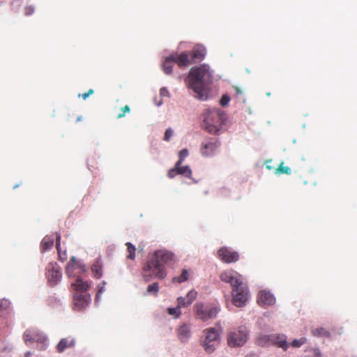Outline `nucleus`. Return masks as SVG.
Returning <instances> with one entry per match:
<instances>
[{"instance_id": "nucleus-46", "label": "nucleus", "mask_w": 357, "mask_h": 357, "mask_svg": "<svg viewBox=\"0 0 357 357\" xmlns=\"http://www.w3.org/2000/svg\"><path fill=\"white\" fill-rule=\"evenodd\" d=\"M87 93H89V96L92 95L94 93V91L93 89H90Z\"/></svg>"}, {"instance_id": "nucleus-37", "label": "nucleus", "mask_w": 357, "mask_h": 357, "mask_svg": "<svg viewBox=\"0 0 357 357\" xmlns=\"http://www.w3.org/2000/svg\"><path fill=\"white\" fill-rule=\"evenodd\" d=\"M178 301V307L181 308V307H187L190 304L188 303V300L185 297H179L177 299Z\"/></svg>"}, {"instance_id": "nucleus-12", "label": "nucleus", "mask_w": 357, "mask_h": 357, "mask_svg": "<svg viewBox=\"0 0 357 357\" xmlns=\"http://www.w3.org/2000/svg\"><path fill=\"white\" fill-rule=\"evenodd\" d=\"M46 275L50 285L54 286L61 278V271L56 264L50 263L47 266Z\"/></svg>"}, {"instance_id": "nucleus-39", "label": "nucleus", "mask_w": 357, "mask_h": 357, "mask_svg": "<svg viewBox=\"0 0 357 357\" xmlns=\"http://www.w3.org/2000/svg\"><path fill=\"white\" fill-rule=\"evenodd\" d=\"M121 112L117 115L118 119H121V118L125 116L126 113H129L130 112V108L128 105H125L124 107H123L121 109Z\"/></svg>"}, {"instance_id": "nucleus-25", "label": "nucleus", "mask_w": 357, "mask_h": 357, "mask_svg": "<svg viewBox=\"0 0 357 357\" xmlns=\"http://www.w3.org/2000/svg\"><path fill=\"white\" fill-rule=\"evenodd\" d=\"M37 337V331L27 330L24 332L23 338L26 344L29 342H34Z\"/></svg>"}, {"instance_id": "nucleus-33", "label": "nucleus", "mask_w": 357, "mask_h": 357, "mask_svg": "<svg viewBox=\"0 0 357 357\" xmlns=\"http://www.w3.org/2000/svg\"><path fill=\"white\" fill-rule=\"evenodd\" d=\"M35 342L42 344L41 349H43L46 346L47 337L37 332V337L35 339Z\"/></svg>"}, {"instance_id": "nucleus-27", "label": "nucleus", "mask_w": 357, "mask_h": 357, "mask_svg": "<svg viewBox=\"0 0 357 357\" xmlns=\"http://www.w3.org/2000/svg\"><path fill=\"white\" fill-rule=\"evenodd\" d=\"M312 334L316 337H329L331 335L330 332L324 328H318L312 330Z\"/></svg>"}, {"instance_id": "nucleus-3", "label": "nucleus", "mask_w": 357, "mask_h": 357, "mask_svg": "<svg viewBox=\"0 0 357 357\" xmlns=\"http://www.w3.org/2000/svg\"><path fill=\"white\" fill-rule=\"evenodd\" d=\"M224 121V113L219 109L207 110L204 114L206 130L211 134H218Z\"/></svg>"}, {"instance_id": "nucleus-17", "label": "nucleus", "mask_w": 357, "mask_h": 357, "mask_svg": "<svg viewBox=\"0 0 357 357\" xmlns=\"http://www.w3.org/2000/svg\"><path fill=\"white\" fill-rule=\"evenodd\" d=\"M78 268L82 272L86 271L85 266L79 261H77L75 257H72L70 263L67 265L66 272L68 277L74 275V270Z\"/></svg>"}, {"instance_id": "nucleus-23", "label": "nucleus", "mask_w": 357, "mask_h": 357, "mask_svg": "<svg viewBox=\"0 0 357 357\" xmlns=\"http://www.w3.org/2000/svg\"><path fill=\"white\" fill-rule=\"evenodd\" d=\"M54 238L51 236H46L40 243V250L43 252L47 251L53 246Z\"/></svg>"}, {"instance_id": "nucleus-11", "label": "nucleus", "mask_w": 357, "mask_h": 357, "mask_svg": "<svg viewBox=\"0 0 357 357\" xmlns=\"http://www.w3.org/2000/svg\"><path fill=\"white\" fill-rule=\"evenodd\" d=\"M218 255L222 261L227 264L236 262L239 259V255L237 252L226 247L220 248Z\"/></svg>"}, {"instance_id": "nucleus-42", "label": "nucleus", "mask_w": 357, "mask_h": 357, "mask_svg": "<svg viewBox=\"0 0 357 357\" xmlns=\"http://www.w3.org/2000/svg\"><path fill=\"white\" fill-rule=\"evenodd\" d=\"M105 284H106V282L105 281H102L100 284H98L97 296H98L100 294H101L102 292L105 291Z\"/></svg>"}, {"instance_id": "nucleus-21", "label": "nucleus", "mask_w": 357, "mask_h": 357, "mask_svg": "<svg viewBox=\"0 0 357 357\" xmlns=\"http://www.w3.org/2000/svg\"><path fill=\"white\" fill-rule=\"evenodd\" d=\"M75 345L73 339L63 338L56 346V350L59 353H62L67 348L73 347Z\"/></svg>"}, {"instance_id": "nucleus-43", "label": "nucleus", "mask_w": 357, "mask_h": 357, "mask_svg": "<svg viewBox=\"0 0 357 357\" xmlns=\"http://www.w3.org/2000/svg\"><path fill=\"white\" fill-rule=\"evenodd\" d=\"M160 93L161 96H169V92H168L167 89L165 88H162L160 90Z\"/></svg>"}, {"instance_id": "nucleus-1", "label": "nucleus", "mask_w": 357, "mask_h": 357, "mask_svg": "<svg viewBox=\"0 0 357 357\" xmlns=\"http://www.w3.org/2000/svg\"><path fill=\"white\" fill-rule=\"evenodd\" d=\"M213 82V71L207 64L192 67L188 75L189 87L193 90L196 97L200 100H206L208 96V88Z\"/></svg>"}, {"instance_id": "nucleus-4", "label": "nucleus", "mask_w": 357, "mask_h": 357, "mask_svg": "<svg viewBox=\"0 0 357 357\" xmlns=\"http://www.w3.org/2000/svg\"><path fill=\"white\" fill-rule=\"evenodd\" d=\"M204 338L202 345L208 354L213 353L220 340V331L215 328H208L203 331Z\"/></svg>"}, {"instance_id": "nucleus-32", "label": "nucleus", "mask_w": 357, "mask_h": 357, "mask_svg": "<svg viewBox=\"0 0 357 357\" xmlns=\"http://www.w3.org/2000/svg\"><path fill=\"white\" fill-rule=\"evenodd\" d=\"M147 292L149 294H153V295H157L159 291V284L158 282H154L151 284H149L147 287Z\"/></svg>"}, {"instance_id": "nucleus-35", "label": "nucleus", "mask_w": 357, "mask_h": 357, "mask_svg": "<svg viewBox=\"0 0 357 357\" xmlns=\"http://www.w3.org/2000/svg\"><path fill=\"white\" fill-rule=\"evenodd\" d=\"M167 311L170 315L174 316L176 318H178L181 314V310L178 306L177 307H169Z\"/></svg>"}, {"instance_id": "nucleus-22", "label": "nucleus", "mask_w": 357, "mask_h": 357, "mask_svg": "<svg viewBox=\"0 0 357 357\" xmlns=\"http://www.w3.org/2000/svg\"><path fill=\"white\" fill-rule=\"evenodd\" d=\"M56 246L58 251L59 259L63 262L67 259L66 252L62 251L61 248V235L58 233L56 234Z\"/></svg>"}, {"instance_id": "nucleus-44", "label": "nucleus", "mask_w": 357, "mask_h": 357, "mask_svg": "<svg viewBox=\"0 0 357 357\" xmlns=\"http://www.w3.org/2000/svg\"><path fill=\"white\" fill-rule=\"evenodd\" d=\"M89 96L87 92L79 95V97H82L84 100H86Z\"/></svg>"}, {"instance_id": "nucleus-9", "label": "nucleus", "mask_w": 357, "mask_h": 357, "mask_svg": "<svg viewBox=\"0 0 357 357\" xmlns=\"http://www.w3.org/2000/svg\"><path fill=\"white\" fill-rule=\"evenodd\" d=\"M259 344H276L279 347L282 348L284 350H287L288 344L286 341L284 335H279L277 334H272L268 335H263L258 340Z\"/></svg>"}, {"instance_id": "nucleus-41", "label": "nucleus", "mask_w": 357, "mask_h": 357, "mask_svg": "<svg viewBox=\"0 0 357 357\" xmlns=\"http://www.w3.org/2000/svg\"><path fill=\"white\" fill-rule=\"evenodd\" d=\"M173 135V130L172 128H169L166 130L164 135V140L168 142L169 141L170 138Z\"/></svg>"}, {"instance_id": "nucleus-40", "label": "nucleus", "mask_w": 357, "mask_h": 357, "mask_svg": "<svg viewBox=\"0 0 357 357\" xmlns=\"http://www.w3.org/2000/svg\"><path fill=\"white\" fill-rule=\"evenodd\" d=\"M230 100L229 97L227 95H224L220 100V104L222 106H227Z\"/></svg>"}, {"instance_id": "nucleus-47", "label": "nucleus", "mask_w": 357, "mask_h": 357, "mask_svg": "<svg viewBox=\"0 0 357 357\" xmlns=\"http://www.w3.org/2000/svg\"><path fill=\"white\" fill-rule=\"evenodd\" d=\"M31 355V353L30 352H27L25 354V357H29Z\"/></svg>"}, {"instance_id": "nucleus-30", "label": "nucleus", "mask_w": 357, "mask_h": 357, "mask_svg": "<svg viewBox=\"0 0 357 357\" xmlns=\"http://www.w3.org/2000/svg\"><path fill=\"white\" fill-rule=\"evenodd\" d=\"M283 162H282L278 167L276 169L275 172L279 174H285L287 175L291 174V170L289 167H286L283 165Z\"/></svg>"}, {"instance_id": "nucleus-24", "label": "nucleus", "mask_w": 357, "mask_h": 357, "mask_svg": "<svg viewBox=\"0 0 357 357\" xmlns=\"http://www.w3.org/2000/svg\"><path fill=\"white\" fill-rule=\"evenodd\" d=\"M176 63L174 59H172V54L167 57L163 63V71L166 74H171L172 73V68L174 64Z\"/></svg>"}, {"instance_id": "nucleus-6", "label": "nucleus", "mask_w": 357, "mask_h": 357, "mask_svg": "<svg viewBox=\"0 0 357 357\" xmlns=\"http://www.w3.org/2000/svg\"><path fill=\"white\" fill-rule=\"evenodd\" d=\"M220 142L216 137L205 138L200 144L199 152L203 157L214 156L220 147Z\"/></svg>"}, {"instance_id": "nucleus-34", "label": "nucleus", "mask_w": 357, "mask_h": 357, "mask_svg": "<svg viewBox=\"0 0 357 357\" xmlns=\"http://www.w3.org/2000/svg\"><path fill=\"white\" fill-rule=\"evenodd\" d=\"M197 294V293L195 290H191L188 293L185 298H187L188 304H191L195 300Z\"/></svg>"}, {"instance_id": "nucleus-14", "label": "nucleus", "mask_w": 357, "mask_h": 357, "mask_svg": "<svg viewBox=\"0 0 357 357\" xmlns=\"http://www.w3.org/2000/svg\"><path fill=\"white\" fill-rule=\"evenodd\" d=\"M74 306L77 310H81L85 308L91 301V296L89 294H80L76 292L74 295Z\"/></svg>"}, {"instance_id": "nucleus-28", "label": "nucleus", "mask_w": 357, "mask_h": 357, "mask_svg": "<svg viewBox=\"0 0 357 357\" xmlns=\"http://www.w3.org/2000/svg\"><path fill=\"white\" fill-rule=\"evenodd\" d=\"M188 277H189L188 271L187 270H183L182 273L179 276L174 277L172 279V282L181 283V282L186 281L188 279Z\"/></svg>"}, {"instance_id": "nucleus-18", "label": "nucleus", "mask_w": 357, "mask_h": 357, "mask_svg": "<svg viewBox=\"0 0 357 357\" xmlns=\"http://www.w3.org/2000/svg\"><path fill=\"white\" fill-rule=\"evenodd\" d=\"M91 272L93 275L96 279H100L102 276L103 264L101 259H96L91 265Z\"/></svg>"}, {"instance_id": "nucleus-29", "label": "nucleus", "mask_w": 357, "mask_h": 357, "mask_svg": "<svg viewBox=\"0 0 357 357\" xmlns=\"http://www.w3.org/2000/svg\"><path fill=\"white\" fill-rule=\"evenodd\" d=\"M126 245L127 246V251L128 252L127 258L132 260L135 259L136 250L135 247L130 242L126 243Z\"/></svg>"}, {"instance_id": "nucleus-5", "label": "nucleus", "mask_w": 357, "mask_h": 357, "mask_svg": "<svg viewBox=\"0 0 357 357\" xmlns=\"http://www.w3.org/2000/svg\"><path fill=\"white\" fill-rule=\"evenodd\" d=\"M248 339V331L245 326H241L228 333L227 344L230 347H241Z\"/></svg>"}, {"instance_id": "nucleus-45", "label": "nucleus", "mask_w": 357, "mask_h": 357, "mask_svg": "<svg viewBox=\"0 0 357 357\" xmlns=\"http://www.w3.org/2000/svg\"><path fill=\"white\" fill-rule=\"evenodd\" d=\"M234 89H235V91H236V92L237 93H242V91L240 90V89L238 87H237V86H235Z\"/></svg>"}, {"instance_id": "nucleus-8", "label": "nucleus", "mask_w": 357, "mask_h": 357, "mask_svg": "<svg viewBox=\"0 0 357 357\" xmlns=\"http://www.w3.org/2000/svg\"><path fill=\"white\" fill-rule=\"evenodd\" d=\"M232 302L236 307H242L245 305L248 300L249 292L248 289L245 283L238 288L232 289Z\"/></svg>"}, {"instance_id": "nucleus-36", "label": "nucleus", "mask_w": 357, "mask_h": 357, "mask_svg": "<svg viewBox=\"0 0 357 357\" xmlns=\"http://www.w3.org/2000/svg\"><path fill=\"white\" fill-rule=\"evenodd\" d=\"M188 149H184L181 150L178 153L179 160L177 162H181V165H182L183 161L184 160V159L185 158L188 157Z\"/></svg>"}, {"instance_id": "nucleus-26", "label": "nucleus", "mask_w": 357, "mask_h": 357, "mask_svg": "<svg viewBox=\"0 0 357 357\" xmlns=\"http://www.w3.org/2000/svg\"><path fill=\"white\" fill-rule=\"evenodd\" d=\"M178 174L182 175L187 178H191L192 177V170L190 169V167L188 165L182 166V165H180L178 166Z\"/></svg>"}, {"instance_id": "nucleus-16", "label": "nucleus", "mask_w": 357, "mask_h": 357, "mask_svg": "<svg viewBox=\"0 0 357 357\" xmlns=\"http://www.w3.org/2000/svg\"><path fill=\"white\" fill-rule=\"evenodd\" d=\"M193 63L202 61L206 54V48L202 45H196L189 51Z\"/></svg>"}, {"instance_id": "nucleus-19", "label": "nucleus", "mask_w": 357, "mask_h": 357, "mask_svg": "<svg viewBox=\"0 0 357 357\" xmlns=\"http://www.w3.org/2000/svg\"><path fill=\"white\" fill-rule=\"evenodd\" d=\"M177 336L182 342H186L190 337V330L188 325L183 324L177 329Z\"/></svg>"}, {"instance_id": "nucleus-13", "label": "nucleus", "mask_w": 357, "mask_h": 357, "mask_svg": "<svg viewBox=\"0 0 357 357\" xmlns=\"http://www.w3.org/2000/svg\"><path fill=\"white\" fill-rule=\"evenodd\" d=\"M172 59H174L175 63L180 68L186 67L193 63L190 52L188 51H184L180 54H173Z\"/></svg>"}, {"instance_id": "nucleus-38", "label": "nucleus", "mask_w": 357, "mask_h": 357, "mask_svg": "<svg viewBox=\"0 0 357 357\" xmlns=\"http://www.w3.org/2000/svg\"><path fill=\"white\" fill-rule=\"evenodd\" d=\"M306 339L304 337H302L299 340H294L291 343V345L293 347H299L302 344H303L305 342Z\"/></svg>"}, {"instance_id": "nucleus-31", "label": "nucleus", "mask_w": 357, "mask_h": 357, "mask_svg": "<svg viewBox=\"0 0 357 357\" xmlns=\"http://www.w3.org/2000/svg\"><path fill=\"white\" fill-rule=\"evenodd\" d=\"M181 165V162H176L174 167L170 169L167 172V176L169 178H174L176 175L178 174V166Z\"/></svg>"}, {"instance_id": "nucleus-2", "label": "nucleus", "mask_w": 357, "mask_h": 357, "mask_svg": "<svg viewBox=\"0 0 357 357\" xmlns=\"http://www.w3.org/2000/svg\"><path fill=\"white\" fill-rule=\"evenodd\" d=\"M174 260V254L166 250H156L144 264L142 275L146 282H149L153 278L163 279L167 273L165 265Z\"/></svg>"}, {"instance_id": "nucleus-10", "label": "nucleus", "mask_w": 357, "mask_h": 357, "mask_svg": "<svg viewBox=\"0 0 357 357\" xmlns=\"http://www.w3.org/2000/svg\"><path fill=\"white\" fill-rule=\"evenodd\" d=\"M220 278L222 282L230 284L232 289L238 288L245 284L243 282L242 276L233 270L224 271L220 274Z\"/></svg>"}, {"instance_id": "nucleus-7", "label": "nucleus", "mask_w": 357, "mask_h": 357, "mask_svg": "<svg viewBox=\"0 0 357 357\" xmlns=\"http://www.w3.org/2000/svg\"><path fill=\"white\" fill-rule=\"evenodd\" d=\"M194 309L195 318L202 321H206L215 318L218 313V309L216 307L208 305H205L202 303L195 304Z\"/></svg>"}, {"instance_id": "nucleus-20", "label": "nucleus", "mask_w": 357, "mask_h": 357, "mask_svg": "<svg viewBox=\"0 0 357 357\" xmlns=\"http://www.w3.org/2000/svg\"><path fill=\"white\" fill-rule=\"evenodd\" d=\"M90 283L86 281H83L80 278H77L76 282L73 284L74 289L80 294L85 293L90 288Z\"/></svg>"}, {"instance_id": "nucleus-15", "label": "nucleus", "mask_w": 357, "mask_h": 357, "mask_svg": "<svg viewBox=\"0 0 357 357\" xmlns=\"http://www.w3.org/2000/svg\"><path fill=\"white\" fill-rule=\"evenodd\" d=\"M275 299L271 292L266 290L261 291L257 297V303L259 305L265 307L273 305Z\"/></svg>"}]
</instances>
